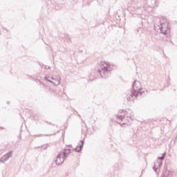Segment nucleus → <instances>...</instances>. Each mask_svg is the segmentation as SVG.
<instances>
[{
  "instance_id": "obj_1",
  "label": "nucleus",
  "mask_w": 177,
  "mask_h": 177,
  "mask_svg": "<svg viewBox=\"0 0 177 177\" xmlns=\"http://www.w3.org/2000/svg\"><path fill=\"white\" fill-rule=\"evenodd\" d=\"M110 71H111L110 64L103 62H100L98 73H100V75H101L102 78H109Z\"/></svg>"
},
{
  "instance_id": "obj_2",
  "label": "nucleus",
  "mask_w": 177,
  "mask_h": 177,
  "mask_svg": "<svg viewBox=\"0 0 177 177\" xmlns=\"http://www.w3.org/2000/svg\"><path fill=\"white\" fill-rule=\"evenodd\" d=\"M126 112L120 110L118 115H116L115 122L120 125H125L129 122V120H132V115L125 116Z\"/></svg>"
},
{
  "instance_id": "obj_3",
  "label": "nucleus",
  "mask_w": 177,
  "mask_h": 177,
  "mask_svg": "<svg viewBox=\"0 0 177 177\" xmlns=\"http://www.w3.org/2000/svg\"><path fill=\"white\" fill-rule=\"evenodd\" d=\"M169 25V23L167 21V18L162 17L160 20V32L163 34L164 35H168L169 32H171V30L169 28H168V26Z\"/></svg>"
},
{
  "instance_id": "obj_4",
  "label": "nucleus",
  "mask_w": 177,
  "mask_h": 177,
  "mask_svg": "<svg viewBox=\"0 0 177 177\" xmlns=\"http://www.w3.org/2000/svg\"><path fill=\"white\" fill-rule=\"evenodd\" d=\"M142 91V84H140V82L136 80L134 81L133 84V90H131V91L134 92L136 95H138L139 96V95H142V93H143V91Z\"/></svg>"
},
{
  "instance_id": "obj_5",
  "label": "nucleus",
  "mask_w": 177,
  "mask_h": 177,
  "mask_svg": "<svg viewBox=\"0 0 177 177\" xmlns=\"http://www.w3.org/2000/svg\"><path fill=\"white\" fill-rule=\"evenodd\" d=\"M138 95L135 93V92L132 91H128L127 94V100L129 102H133V100H135V99H136L138 97Z\"/></svg>"
},
{
  "instance_id": "obj_6",
  "label": "nucleus",
  "mask_w": 177,
  "mask_h": 177,
  "mask_svg": "<svg viewBox=\"0 0 177 177\" xmlns=\"http://www.w3.org/2000/svg\"><path fill=\"white\" fill-rule=\"evenodd\" d=\"M64 160H66V158H64L63 156L59 153L57 156L55 163L57 165H62V163L64 162Z\"/></svg>"
},
{
  "instance_id": "obj_7",
  "label": "nucleus",
  "mask_w": 177,
  "mask_h": 177,
  "mask_svg": "<svg viewBox=\"0 0 177 177\" xmlns=\"http://www.w3.org/2000/svg\"><path fill=\"white\" fill-rule=\"evenodd\" d=\"M51 80H53L54 82L53 85H55V86H57V85H60V81H62V77H60V75H57L56 77L55 78L54 77H51Z\"/></svg>"
},
{
  "instance_id": "obj_8",
  "label": "nucleus",
  "mask_w": 177,
  "mask_h": 177,
  "mask_svg": "<svg viewBox=\"0 0 177 177\" xmlns=\"http://www.w3.org/2000/svg\"><path fill=\"white\" fill-rule=\"evenodd\" d=\"M71 151L70 149H65L63 151H60L59 153L62 154V157L66 160V158H67L68 156V154H70Z\"/></svg>"
},
{
  "instance_id": "obj_9",
  "label": "nucleus",
  "mask_w": 177,
  "mask_h": 177,
  "mask_svg": "<svg viewBox=\"0 0 177 177\" xmlns=\"http://www.w3.org/2000/svg\"><path fill=\"white\" fill-rule=\"evenodd\" d=\"M12 151H10L6 154H5L3 157H1L3 159V161H8V158H10L12 157Z\"/></svg>"
},
{
  "instance_id": "obj_10",
  "label": "nucleus",
  "mask_w": 177,
  "mask_h": 177,
  "mask_svg": "<svg viewBox=\"0 0 177 177\" xmlns=\"http://www.w3.org/2000/svg\"><path fill=\"white\" fill-rule=\"evenodd\" d=\"M161 165H162V162L158 161L155 164L154 167H153V169L155 171V172H157V169H158V168H161Z\"/></svg>"
},
{
  "instance_id": "obj_11",
  "label": "nucleus",
  "mask_w": 177,
  "mask_h": 177,
  "mask_svg": "<svg viewBox=\"0 0 177 177\" xmlns=\"http://www.w3.org/2000/svg\"><path fill=\"white\" fill-rule=\"evenodd\" d=\"M77 146L79 147V150H77V153H80V151L82 150V147H84V140H81L80 144H78Z\"/></svg>"
},
{
  "instance_id": "obj_12",
  "label": "nucleus",
  "mask_w": 177,
  "mask_h": 177,
  "mask_svg": "<svg viewBox=\"0 0 177 177\" xmlns=\"http://www.w3.org/2000/svg\"><path fill=\"white\" fill-rule=\"evenodd\" d=\"M167 153H163L161 157H158V160H160L161 161H164V158H165Z\"/></svg>"
},
{
  "instance_id": "obj_13",
  "label": "nucleus",
  "mask_w": 177,
  "mask_h": 177,
  "mask_svg": "<svg viewBox=\"0 0 177 177\" xmlns=\"http://www.w3.org/2000/svg\"><path fill=\"white\" fill-rule=\"evenodd\" d=\"M44 80H46V81H48V82H50L51 84H55V82L51 81L50 80H48V77H45Z\"/></svg>"
},
{
  "instance_id": "obj_14",
  "label": "nucleus",
  "mask_w": 177,
  "mask_h": 177,
  "mask_svg": "<svg viewBox=\"0 0 177 177\" xmlns=\"http://www.w3.org/2000/svg\"><path fill=\"white\" fill-rule=\"evenodd\" d=\"M6 162V160H3V158L1 157L0 158V164H3V162Z\"/></svg>"
},
{
  "instance_id": "obj_15",
  "label": "nucleus",
  "mask_w": 177,
  "mask_h": 177,
  "mask_svg": "<svg viewBox=\"0 0 177 177\" xmlns=\"http://www.w3.org/2000/svg\"><path fill=\"white\" fill-rule=\"evenodd\" d=\"M77 150H80V147L77 145L76 147V148L75 149V151H77L78 153V151Z\"/></svg>"
},
{
  "instance_id": "obj_16",
  "label": "nucleus",
  "mask_w": 177,
  "mask_h": 177,
  "mask_svg": "<svg viewBox=\"0 0 177 177\" xmlns=\"http://www.w3.org/2000/svg\"><path fill=\"white\" fill-rule=\"evenodd\" d=\"M47 68H49V66H48V67H47Z\"/></svg>"
},
{
  "instance_id": "obj_17",
  "label": "nucleus",
  "mask_w": 177,
  "mask_h": 177,
  "mask_svg": "<svg viewBox=\"0 0 177 177\" xmlns=\"http://www.w3.org/2000/svg\"><path fill=\"white\" fill-rule=\"evenodd\" d=\"M47 68H49V66H48V67H47Z\"/></svg>"
}]
</instances>
